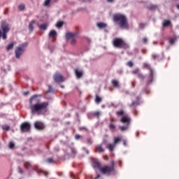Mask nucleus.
I'll return each mask as SVG.
<instances>
[{
    "label": "nucleus",
    "instance_id": "f257e3e1",
    "mask_svg": "<svg viewBox=\"0 0 179 179\" xmlns=\"http://www.w3.org/2000/svg\"><path fill=\"white\" fill-rule=\"evenodd\" d=\"M29 103L32 114L41 115V114H45L48 111V102H38L37 95L32 96L29 100Z\"/></svg>",
    "mask_w": 179,
    "mask_h": 179
},
{
    "label": "nucleus",
    "instance_id": "f03ea898",
    "mask_svg": "<svg viewBox=\"0 0 179 179\" xmlns=\"http://www.w3.org/2000/svg\"><path fill=\"white\" fill-rule=\"evenodd\" d=\"M115 162L114 160L110 161V165H104L101 166L100 162H95L94 167L99 169L101 174H106V176H110L111 173H113L115 170Z\"/></svg>",
    "mask_w": 179,
    "mask_h": 179
},
{
    "label": "nucleus",
    "instance_id": "7ed1b4c3",
    "mask_svg": "<svg viewBox=\"0 0 179 179\" xmlns=\"http://www.w3.org/2000/svg\"><path fill=\"white\" fill-rule=\"evenodd\" d=\"M113 22L117 23L121 29H128V20L127 16L121 13L113 15Z\"/></svg>",
    "mask_w": 179,
    "mask_h": 179
},
{
    "label": "nucleus",
    "instance_id": "20e7f679",
    "mask_svg": "<svg viewBox=\"0 0 179 179\" xmlns=\"http://www.w3.org/2000/svg\"><path fill=\"white\" fill-rule=\"evenodd\" d=\"M113 45L117 48H124L127 50L129 48L128 43H125L122 38H117L113 40Z\"/></svg>",
    "mask_w": 179,
    "mask_h": 179
},
{
    "label": "nucleus",
    "instance_id": "39448f33",
    "mask_svg": "<svg viewBox=\"0 0 179 179\" xmlns=\"http://www.w3.org/2000/svg\"><path fill=\"white\" fill-rule=\"evenodd\" d=\"M24 166L27 169V170H30V169H34V170H35L38 174H43L44 176H45V177L48 176V172L44 171L40 169L38 166H36L33 167V165H31V164H30V162H25L24 163Z\"/></svg>",
    "mask_w": 179,
    "mask_h": 179
},
{
    "label": "nucleus",
    "instance_id": "423d86ee",
    "mask_svg": "<svg viewBox=\"0 0 179 179\" xmlns=\"http://www.w3.org/2000/svg\"><path fill=\"white\" fill-rule=\"evenodd\" d=\"M1 29L3 30V34H1V30H0V38L1 36L3 40H6V38H7L6 34L9 32V30H10L9 24L6 23V22H5V21H3L1 22Z\"/></svg>",
    "mask_w": 179,
    "mask_h": 179
},
{
    "label": "nucleus",
    "instance_id": "0eeeda50",
    "mask_svg": "<svg viewBox=\"0 0 179 179\" xmlns=\"http://www.w3.org/2000/svg\"><path fill=\"white\" fill-rule=\"evenodd\" d=\"M143 69H148V71H150V74L148 78V85H150V83L153 82V69H152V67H150V65L148 63H143Z\"/></svg>",
    "mask_w": 179,
    "mask_h": 179
},
{
    "label": "nucleus",
    "instance_id": "6e6552de",
    "mask_svg": "<svg viewBox=\"0 0 179 179\" xmlns=\"http://www.w3.org/2000/svg\"><path fill=\"white\" fill-rule=\"evenodd\" d=\"M121 141V137L115 136L113 138V144L108 143L106 145L107 149L110 150V152H113L114 150V148H115L117 143H120Z\"/></svg>",
    "mask_w": 179,
    "mask_h": 179
},
{
    "label": "nucleus",
    "instance_id": "1a4fd4ad",
    "mask_svg": "<svg viewBox=\"0 0 179 179\" xmlns=\"http://www.w3.org/2000/svg\"><path fill=\"white\" fill-rule=\"evenodd\" d=\"M78 36V33H72L69 32L66 34V38L67 40H71V44L72 45H74V44H76V39H75V37Z\"/></svg>",
    "mask_w": 179,
    "mask_h": 179
},
{
    "label": "nucleus",
    "instance_id": "9d476101",
    "mask_svg": "<svg viewBox=\"0 0 179 179\" xmlns=\"http://www.w3.org/2000/svg\"><path fill=\"white\" fill-rule=\"evenodd\" d=\"M27 46V43H24L21 45V46L18 47L15 50V57L16 58H19L22 54H23L24 51V47Z\"/></svg>",
    "mask_w": 179,
    "mask_h": 179
},
{
    "label": "nucleus",
    "instance_id": "9b49d317",
    "mask_svg": "<svg viewBox=\"0 0 179 179\" xmlns=\"http://www.w3.org/2000/svg\"><path fill=\"white\" fill-rule=\"evenodd\" d=\"M131 117L128 114L122 115L120 118V122L124 124V125H131Z\"/></svg>",
    "mask_w": 179,
    "mask_h": 179
},
{
    "label": "nucleus",
    "instance_id": "f8f14e48",
    "mask_svg": "<svg viewBox=\"0 0 179 179\" xmlns=\"http://www.w3.org/2000/svg\"><path fill=\"white\" fill-rule=\"evenodd\" d=\"M31 127V126L29 124V122H23L20 126L21 132H29Z\"/></svg>",
    "mask_w": 179,
    "mask_h": 179
},
{
    "label": "nucleus",
    "instance_id": "ddd939ff",
    "mask_svg": "<svg viewBox=\"0 0 179 179\" xmlns=\"http://www.w3.org/2000/svg\"><path fill=\"white\" fill-rule=\"evenodd\" d=\"M139 100H141V97L137 96L136 101H132V103L129 105V107H131L133 108H135V107H138V106H139V104H141V102L139 101Z\"/></svg>",
    "mask_w": 179,
    "mask_h": 179
},
{
    "label": "nucleus",
    "instance_id": "4468645a",
    "mask_svg": "<svg viewBox=\"0 0 179 179\" xmlns=\"http://www.w3.org/2000/svg\"><path fill=\"white\" fill-rule=\"evenodd\" d=\"M105 149L101 144L95 146V153H104Z\"/></svg>",
    "mask_w": 179,
    "mask_h": 179
},
{
    "label": "nucleus",
    "instance_id": "2eb2a0df",
    "mask_svg": "<svg viewBox=\"0 0 179 179\" xmlns=\"http://www.w3.org/2000/svg\"><path fill=\"white\" fill-rule=\"evenodd\" d=\"M54 80L55 82H64V77H62V76H61V74L56 73L54 76Z\"/></svg>",
    "mask_w": 179,
    "mask_h": 179
},
{
    "label": "nucleus",
    "instance_id": "dca6fc26",
    "mask_svg": "<svg viewBox=\"0 0 179 179\" xmlns=\"http://www.w3.org/2000/svg\"><path fill=\"white\" fill-rule=\"evenodd\" d=\"M35 128L36 129H44V124H43L41 122H36Z\"/></svg>",
    "mask_w": 179,
    "mask_h": 179
},
{
    "label": "nucleus",
    "instance_id": "f3484780",
    "mask_svg": "<svg viewBox=\"0 0 179 179\" xmlns=\"http://www.w3.org/2000/svg\"><path fill=\"white\" fill-rule=\"evenodd\" d=\"M75 73L77 76V78L79 79L80 78H82L83 75V71H82V70H79L78 69H75Z\"/></svg>",
    "mask_w": 179,
    "mask_h": 179
},
{
    "label": "nucleus",
    "instance_id": "a211bd4d",
    "mask_svg": "<svg viewBox=\"0 0 179 179\" xmlns=\"http://www.w3.org/2000/svg\"><path fill=\"white\" fill-rule=\"evenodd\" d=\"M49 37H50L51 38H55V37H57V31H50V32L49 33Z\"/></svg>",
    "mask_w": 179,
    "mask_h": 179
},
{
    "label": "nucleus",
    "instance_id": "6ab92c4d",
    "mask_svg": "<svg viewBox=\"0 0 179 179\" xmlns=\"http://www.w3.org/2000/svg\"><path fill=\"white\" fill-rule=\"evenodd\" d=\"M36 24V20H31L30 22H29V31H33L34 29V27H33V24Z\"/></svg>",
    "mask_w": 179,
    "mask_h": 179
},
{
    "label": "nucleus",
    "instance_id": "aec40b11",
    "mask_svg": "<svg viewBox=\"0 0 179 179\" xmlns=\"http://www.w3.org/2000/svg\"><path fill=\"white\" fill-rule=\"evenodd\" d=\"M96 26L99 28V29H105V27H107V24L106 23H103V22H98L96 24Z\"/></svg>",
    "mask_w": 179,
    "mask_h": 179
},
{
    "label": "nucleus",
    "instance_id": "412c9836",
    "mask_svg": "<svg viewBox=\"0 0 179 179\" xmlns=\"http://www.w3.org/2000/svg\"><path fill=\"white\" fill-rule=\"evenodd\" d=\"M120 131L124 132V131H127L128 128H129V125L124 124V126H120Z\"/></svg>",
    "mask_w": 179,
    "mask_h": 179
},
{
    "label": "nucleus",
    "instance_id": "4be33fe9",
    "mask_svg": "<svg viewBox=\"0 0 179 179\" xmlns=\"http://www.w3.org/2000/svg\"><path fill=\"white\" fill-rule=\"evenodd\" d=\"M112 83H113V87H120V85L118 84V81L117 80H112Z\"/></svg>",
    "mask_w": 179,
    "mask_h": 179
},
{
    "label": "nucleus",
    "instance_id": "5701e85b",
    "mask_svg": "<svg viewBox=\"0 0 179 179\" xmlns=\"http://www.w3.org/2000/svg\"><path fill=\"white\" fill-rule=\"evenodd\" d=\"M101 102V98L99 96V95H96L95 98V103H96V104H100Z\"/></svg>",
    "mask_w": 179,
    "mask_h": 179
},
{
    "label": "nucleus",
    "instance_id": "b1692460",
    "mask_svg": "<svg viewBox=\"0 0 179 179\" xmlns=\"http://www.w3.org/2000/svg\"><path fill=\"white\" fill-rule=\"evenodd\" d=\"M2 129L4 130V131H9L10 129V127L8 124H3L2 126Z\"/></svg>",
    "mask_w": 179,
    "mask_h": 179
},
{
    "label": "nucleus",
    "instance_id": "393cba45",
    "mask_svg": "<svg viewBox=\"0 0 179 179\" xmlns=\"http://www.w3.org/2000/svg\"><path fill=\"white\" fill-rule=\"evenodd\" d=\"M176 36H173V37L169 38L170 44H173L174 43H176Z\"/></svg>",
    "mask_w": 179,
    "mask_h": 179
},
{
    "label": "nucleus",
    "instance_id": "a878e982",
    "mask_svg": "<svg viewBox=\"0 0 179 179\" xmlns=\"http://www.w3.org/2000/svg\"><path fill=\"white\" fill-rule=\"evenodd\" d=\"M131 73H133V75H138V73H141L139 69H135L134 70H133L131 71Z\"/></svg>",
    "mask_w": 179,
    "mask_h": 179
},
{
    "label": "nucleus",
    "instance_id": "bb28decb",
    "mask_svg": "<svg viewBox=\"0 0 179 179\" xmlns=\"http://www.w3.org/2000/svg\"><path fill=\"white\" fill-rule=\"evenodd\" d=\"M138 79H140L141 80H145V76H143V74H142V73H140L137 75Z\"/></svg>",
    "mask_w": 179,
    "mask_h": 179
},
{
    "label": "nucleus",
    "instance_id": "cd10ccee",
    "mask_svg": "<svg viewBox=\"0 0 179 179\" xmlns=\"http://www.w3.org/2000/svg\"><path fill=\"white\" fill-rule=\"evenodd\" d=\"M71 157H75L76 156V150L75 148H71Z\"/></svg>",
    "mask_w": 179,
    "mask_h": 179
},
{
    "label": "nucleus",
    "instance_id": "c85d7f7f",
    "mask_svg": "<svg viewBox=\"0 0 179 179\" xmlns=\"http://www.w3.org/2000/svg\"><path fill=\"white\" fill-rule=\"evenodd\" d=\"M13 45H14L13 43H10L9 45H8L7 47H6L7 51H9L10 50H12V48H13Z\"/></svg>",
    "mask_w": 179,
    "mask_h": 179
},
{
    "label": "nucleus",
    "instance_id": "c756f323",
    "mask_svg": "<svg viewBox=\"0 0 179 179\" xmlns=\"http://www.w3.org/2000/svg\"><path fill=\"white\" fill-rule=\"evenodd\" d=\"M170 24V20H164L163 23L164 27H167V26H169Z\"/></svg>",
    "mask_w": 179,
    "mask_h": 179
},
{
    "label": "nucleus",
    "instance_id": "7c9ffc66",
    "mask_svg": "<svg viewBox=\"0 0 179 179\" xmlns=\"http://www.w3.org/2000/svg\"><path fill=\"white\" fill-rule=\"evenodd\" d=\"M46 163L51 164V163H55V161H54L52 158H48V159H46Z\"/></svg>",
    "mask_w": 179,
    "mask_h": 179
},
{
    "label": "nucleus",
    "instance_id": "2f4dec72",
    "mask_svg": "<svg viewBox=\"0 0 179 179\" xmlns=\"http://www.w3.org/2000/svg\"><path fill=\"white\" fill-rule=\"evenodd\" d=\"M116 114H117V115H119V116L122 115H122H124V110H122L117 111Z\"/></svg>",
    "mask_w": 179,
    "mask_h": 179
},
{
    "label": "nucleus",
    "instance_id": "473e14b6",
    "mask_svg": "<svg viewBox=\"0 0 179 179\" xmlns=\"http://www.w3.org/2000/svg\"><path fill=\"white\" fill-rule=\"evenodd\" d=\"M8 148L10 149H13L15 148V143L13 142H10L9 144H8Z\"/></svg>",
    "mask_w": 179,
    "mask_h": 179
},
{
    "label": "nucleus",
    "instance_id": "72a5a7b5",
    "mask_svg": "<svg viewBox=\"0 0 179 179\" xmlns=\"http://www.w3.org/2000/svg\"><path fill=\"white\" fill-rule=\"evenodd\" d=\"M39 28L42 30H45L47 29V24H43L39 26Z\"/></svg>",
    "mask_w": 179,
    "mask_h": 179
},
{
    "label": "nucleus",
    "instance_id": "f704fd0d",
    "mask_svg": "<svg viewBox=\"0 0 179 179\" xmlns=\"http://www.w3.org/2000/svg\"><path fill=\"white\" fill-rule=\"evenodd\" d=\"M56 26L57 27H62V26H64V22H58L57 24H56Z\"/></svg>",
    "mask_w": 179,
    "mask_h": 179
},
{
    "label": "nucleus",
    "instance_id": "c9c22d12",
    "mask_svg": "<svg viewBox=\"0 0 179 179\" xmlns=\"http://www.w3.org/2000/svg\"><path fill=\"white\" fill-rule=\"evenodd\" d=\"M109 128L110 129H111L112 131H114L115 129V125H114V124L111 123L109 125Z\"/></svg>",
    "mask_w": 179,
    "mask_h": 179
},
{
    "label": "nucleus",
    "instance_id": "e433bc0d",
    "mask_svg": "<svg viewBox=\"0 0 179 179\" xmlns=\"http://www.w3.org/2000/svg\"><path fill=\"white\" fill-rule=\"evenodd\" d=\"M149 9H150V10H155V9H157V6L152 5V6H149Z\"/></svg>",
    "mask_w": 179,
    "mask_h": 179
},
{
    "label": "nucleus",
    "instance_id": "4c0bfd02",
    "mask_svg": "<svg viewBox=\"0 0 179 179\" xmlns=\"http://www.w3.org/2000/svg\"><path fill=\"white\" fill-rule=\"evenodd\" d=\"M50 2H51V0H45L44 2V6H48V5H50Z\"/></svg>",
    "mask_w": 179,
    "mask_h": 179
},
{
    "label": "nucleus",
    "instance_id": "58836bf2",
    "mask_svg": "<svg viewBox=\"0 0 179 179\" xmlns=\"http://www.w3.org/2000/svg\"><path fill=\"white\" fill-rule=\"evenodd\" d=\"M127 65V66L132 68L134 66V63L132 62H128Z\"/></svg>",
    "mask_w": 179,
    "mask_h": 179
},
{
    "label": "nucleus",
    "instance_id": "ea45409f",
    "mask_svg": "<svg viewBox=\"0 0 179 179\" xmlns=\"http://www.w3.org/2000/svg\"><path fill=\"white\" fill-rule=\"evenodd\" d=\"M18 9H19V10H23L24 9V6L23 4H20L18 6Z\"/></svg>",
    "mask_w": 179,
    "mask_h": 179
},
{
    "label": "nucleus",
    "instance_id": "a19ab883",
    "mask_svg": "<svg viewBox=\"0 0 179 179\" xmlns=\"http://www.w3.org/2000/svg\"><path fill=\"white\" fill-rule=\"evenodd\" d=\"M87 143H88V145H92V143H93V141H92V138H87Z\"/></svg>",
    "mask_w": 179,
    "mask_h": 179
},
{
    "label": "nucleus",
    "instance_id": "79ce46f5",
    "mask_svg": "<svg viewBox=\"0 0 179 179\" xmlns=\"http://www.w3.org/2000/svg\"><path fill=\"white\" fill-rule=\"evenodd\" d=\"M142 43H143V44H146V43H148V38H143L142 39Z\"/></svg>",
    "mask_w": 179,
    "mask_h": 179
},
{
    "label": "nucleus",
    "instance_id": "37998d69",
    "mask_svg": "<svg viewBox=\"0 0 179 179\" xmlns=\"http://www.w3.org/2000/svg\"><path fill=\"white\" fill-rule=\"evenodd\" d=\"M94 115L99 118V117L100 116V112H95V113H94Z\"/></svg>",
    "mask_w": 179,
    "mask_h": 179
},
{
    "label": "nucleus",
    "instance_id": "c03bdc74",
    "mask_svg": "<svg viewBox=\"0 0 179 179\" xmlns=\"http://www.w3.org/2000/svg\"><path fill=\"white\" fill-rule=\"evenodd\" d=\"M152 57L154 59H157V58H159V55L153 54V55H152Z\"/></svg>",
    "mask_w": 179,
    "mask_h": 179
},
{
    "label": "nucleus",
    "instance_id": "a18cd8bd",
    "mask_svg": "<svg viewBox=\"0 0 179 179\" xmlns=\"http://www.w3.org/2000/svg\"><path fill=\"white\" fill-rule=\"evenodd\" d=\"M18 171L20 174H23V169L22 168H18Z\"/></svg>",
    "mask_w": 179,
    "mask_h": 179
},
{
    "label": "nucleus",
    "instance_id": "49530a36",
    "mask_svg": "<svg viewBox=\"0 0 179 179\" xmlns=\"http://www.w3.org/2000/svg\"><path fill=\"white\" fill-rule=\"evenodd\" d=\"M75 138H76V139H80V138H81V136H80V135H79V134H76V136H75Z\"/></svg>",
    "mask_w": 179,
    "mask_h": 179
},
{
    "label": "nucleus",
    "instance_id": "de8ad7c7",
    "mask_svg": "<svg viewBox=\"0 0 179 179\" xmlns=\"http://www.w3.org/2000/svg\"><path fill=\"white\" fill-rule=\"evenodd\" d=\"M57 176H59V177H61V176H64V173L62 172H57Z\"/></svg>",
    "mask_w": 179,
    "mask_h": 179
},
{
    "label": "nucleus",
    "instance_id": "09e8293b",
    "mask_svg": "<svg viewBox=\"0 0 179 179\" xmlns=\"http://www.w3.org/2000/svg\"><path fill=\"white\" fill-rule=\"evenodd\" d=\"M135 85H136V83L135 81H133V82L131 83V86H132V87H135Z\"/></svg>",
    "mask_w": 179,
    "mask_h": 179
},
{
    "label": "nucleus",
    "instance_id": "8fccbe9b",
    "mask_svg": "<svg viewBox=\"0 0 179 179\" xmlns=\"http://www.w3.org/2000/svg\"><path fill=\"white\" fill-rule=\"evenodd\" d=\"M103 159H104V160H108V156L104 155Z\"/></svg>",
    "mask_w": 179,
    "mask_h": 179
},
{
    "label": "nucleus",
    "instance_id": "3c124183",
    "mask_svg": "<svg viewBox=\"0 0 179 179\" xmlns=\"http://www.w3.org/2000/svg\"><path fill=\"white\" fill-rule=\"evenodd\" d=\"M122 142H123V145L124 146H127V141L126 140H123Z\"/></svg>",
    "mask_w": 179,
    "mask_h": 179
},
{
    "label": "nucleus",
    "instance_id": "603ef678",
    "mask_svg": "<svg viewBox=\"0 0 179 179\" xmlns=\"http://www.w3.org/2000/svg\"><path fill=\"white\" fill-rule=\"evenodd\" d=\"M134 115H138V111L134 110Z\"/></svg>",
    "mask_w": 179,
    "mask_h": 179
},
{
    "label": "nucleus",
    "instance_id": "864d4df0",
    "mask_svg": "<svg viewBox=\"0 0 179 179\" xmlns=\"http://www.w3.org/2000/svg\"><path fill=\"white\" fill-rule=\"evenodd\" d=\"M4 13H5V14L8 13V9H6Z\"/></svg>",
    "mask_w": 179,
    "mask_h": 179
},
{
    "label": "nucleus",
    "instance_id": "5fc2aeb1",
    "mask_svg": "<svg viewBox=\"0 0 179 179\" xmlns=\"http://www.w3.org/2000/svg\"><path fill=\"white\" fill-rule=\"evenodd\" d=\"M113 0H107L108 2H113Z\"/></svg>",
    "mask_w": 179,
    "mask_h": 179
},
{
    "label": "nucleus",
    "instance_id": "6e6d98bb",
    "mask_svg": "<svg viewBox=\"0 0 179 179\" xmlns=\"http://www.w3.org/2000/svg\"><path fill=\"white\" fill-rule=\"evenodd\" d=\"M100 178V175H98L97 177H96V178H95V179H97V178Z\"/></svg>",
    "mask_w": 179,
    "mask_h": 179
},
{
    "label": "nucleus",
    "instance_id": "4d7b16f0",
    "mask_svg": "<svg viewBox=\"0 0 179 179\" xmlns=\"http://www.w3.org/2000/svg\"><path fill=\"white\" fill-rule=\"evenodd\" d=\"M176 8H178L179 9V4H178V5L176 6Z\"/></svg>",
    "mask_w": 179,
    "mask_h": 179
},
{
    "label": "nucleus",
    "instance_id": "13d9d810",
    "mask_svg": "<svg viewBox=\"0 0 179 179\" xmlns=\"http://www.w3.org/2000/svg\"><path fill=\"white\" fill-rule=\"evenodd\" d=\"M24 94H29V92H26V93H24Z\"/></svg>",
    "mask_w": 179,
    "mask_h": 179
},
{
    "label": "nucleus",
    "instance_id": "bf43d9fd",
    "mask_svg": "<svg viewBox=\"0 0 179 179\" xmlns=\"http://www.w3.org/2000/svg\"><path fill=\"white\" fill-rule=\"evenodd\" d=\"M138 135H139V134H137V136H138Z\"/></svg>",
    "mask_w": 179,
    "mask_h": 179
}]
</instances>
